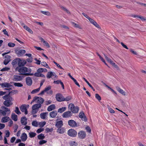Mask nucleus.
I'll return each mask as SVG.
<instances>
[{"label":"nucleus","mask_w":146,"mask_h":146,"mask_svg":"<svg viewBox=\"0 0 146 146\" xmlns=\"http://www.w3.org/2000/svg\"><path fill=\"white\" fill-rule=\"evenodd\" d=\"M44 46H46L47 48L50 47V45L46 41H44Z\"/></svg>","instance_id":"obj_61"},{"label":"nucleus","mask_w":146,"mask_h":146,"mask_svg":"<svg viewBox=\"0 0 146 146\" xmlns=\"http://www.w3.org/2000/svg\"><path fill=\"white\" fill-rule=\"evenodd\" d=\"M72 97L70 96H68L65 98L64 97V100L63 101H68L72 99Z\"/></svg>","instance_id":"obj_36"},{"label":"nucleus","mask_w":146,"mask_h":146,"mask_svg":"<svg viewBox=\"0 0 146 146\" xmlns=\"http://www.w3.org/2000/svg\"><path fill=\"white\" fill-rule=\"evenodd\" d=\"M67 133L69 136L72 137H75L77 135L76 131L74 129H70L69 130Z\"/></svg>","instance_id":"obj_3"},{"label":"nucleus","mask_w":146,"mask_h":146,"mask_svg":"<svg viewBox=\"0 0 146 146\" xmlns=\"http://www.w3.org/2000/svg\"><path fill=\"white\" fill-rule=\"evenodd\" d=\"M26 63V61L25 60H21L20 58L19 59L18 67H19L24 66Z\"/></svg>","instance_id":"obj_7"},{"label":"nucleus","mask_w":146,"mask_h":146,"mask_svg":"<svg viewBox=\"0 0 146 146\" xmlns=\"http://www.w3.org/2000/svg\"><path fill=\"white\" fill-rule=\"evenodd\" d=\"M55 74H53L52 72H48L47 74L46 77L48 78H50L52 76H54Z\"/></svg>","instance_id":"obj_25"},{"label":"nucleus","mask_w":146,"mask_h":146,"mask_svg":"<svg viewBox=\"0 0 146 146\" xmlns=\"http://www.w3.org/2000/svg\"><path fill=\"white\" fill-rule=\"evenodd\" d=\"M20 137L22 141L24 142L27 139V136L26 133H23L22 134Z\"/></svg>","instance_id":"obj_13"},{"label":"nucleus","mask_w":146,"mask_h":146,"mask_svg":"<svg viewBox=\"0 0 146 146\" xmlns=\"http://www.w3.org/2000/svg\"><path fill=\"white\" fill-rule=\"evenodd\" d=\"M1 108L3 110H5V111H6V112H7V111H9V112L10 111V110L7 107H6L5 106H1Z\"/></svg>","instance_id":"obj_46"},{"label":"nucleus","mask_w":146,"mask_h":146,"mask_svg":"<svg viewBox=\"0 0 146 146\" xmlns=\"http://www.w3.org/2000/svg\"><path fill=\"white\" fill-rule=\"evenodd\" d=\"M3 104L5 106L9 107L13 104V103L11 102H7L4 101L3 103Z\"/></svg>","instance_id":"obj_23"},{"label":"nucleus","mask_w":146,"mask_h":146,"mask_svg":"<svg viewBox=\"0 0 146 146\" xmlns=\"http://www.w3.org/2000/svg\"><path fill=\"white\" fill-rule=\"evenodd\" d=\"M19 59V58H16L12 62V64L14 66L16 65L17 63H18Z\"/></svg>","instance_id":"obj_30"},{"label":"nucleus","mask_w":146,"mask_h":146,"mask_svg":"<svg viewBox=\"0 0 146 146\" xmlns=\"http://www.w3.org/2000/svg\"><path fill=\"white\" fill-rule=\"evenodd\" d=\"M23 76L15 75L13 76V80L15 81H20L22 80Z\"/></svg>","instance_id":"obj_8"},{"label":"nucleus","mask_w":146,"mask_h":146,"mask_svg":"<svg viewBox=\"0 0 146 146\" xmlns=\"http://www.w3.org/2000/svg\"><path fill=\"white\" fill-rule=\"evenodd\" d=\"M15 111L17 114L18 115L21 114V112L20 111L19 108L17 107H15Z\"/></svg>","instance_id":"obj_45"},{"label":"nucleus","mask_w":146,"mask_h":146,"mask_svg":"<svg viewBox=\"0 0 146 146\" xmlns=\"http://www.w3.org/2000/svg\"><path fill=\"white\" fill-rule=\"evenodd\" d=\"M130 16L132 17L140 18L142 21H146V19L143 17L141 16H139L137 15H131Z\"/></svg>","instance_id":"obj_15"},{"label":"nucleus","mask_w":146,"mask_h":146,"mask_svg":"<svg viewBox=\"0 0 146 146\" xmlns=\"http://www.w3.org/2000/svg\"><path fill=\"white\" fill-rule=\"evenodd\" d=\"M79 116L80 118H81L85 122L87 121V119L83 112H80Z\"/></svg>","instance_id":"obj_11"},{"label":"nucleus","mask_w":146,"mask_h":146,"mask_svg":"<svg viewBox=\"0 0 146 146\" xmlns=\"http://www.w3.org/2000/svg\"><path fill=\"white\" fill-rule=\"evenodd\" d=\"M15 45V43H13L12 42H9L8 44V45L10 47H14Z\"/></svg>","instance_id":"obj_55"},{"label":"nucleus","mask_w":146,"mask_h":146,"mask_svg":"<svg viewBox=\"0 0 146 146\" xmlns=\"http://www.w3.org/2000/svg\"><path fill=\"white\" fill-rule=\"evenodd\" d=\"M116 89L122 95L125 96V92L123 90L121 89L119 87H116Z\"/></svg>","instance_id":"obj_21"},{"label":"nucleus","mask_w":146,"mask_h":146,"mask_svg":"<svg viewBox=\"0 0 146 146\" xmlns=\"http://www.w3.org/2000/svg\"><path fill=\"white\" fill-rule=\"evenodd\" d=\"M48 112H43L40 113V118L43 119H45L46 116V115L48 114Z\"/></svg>","instance_id":"obj_26"},{"label":"nucleus","mask_w":146,"mask_h":146,"mask_svg":"<svg viewBox=\"0 0 146 146\" xmlns=\"http://www.w3.org/2000/svg\"><path fill=\"white\" fill-rule=\"evenodd\" d=\"M47 142L46 140L42 139L39 142V143L40 145H42L46 143Z\"/></svg>","instance_id":"obj_48"},{"label":"nucleus","mask_w":146,"mask_h":146,"mask_svg":"<svg viewBox=\"0 0 146 146\" xmlns=\"http://www.w3.org/2000/svg\"><path fill=\"white\" fill-rule=\"evenodd\" d=\"M95 97L96 99H97L99 101H100L101 100V98L100 96L98 94H95Z\"/></svg>","instance_id":"obj_47"},{"label":"nucleus","mask_w":146,"mask_h":146,"mask_svg":"<svg viewBox=\"0 0 146 146\" xmlns=\"http://www.w3.org/2000/svg\"><path fill=\"white\" fill-rule=\"evenodd\" d=\"M37 137L38 139L40 140H42L45 138V136H44V134L41 133L38 135Z\"/></svg>","instance_id":"obj_33"},{"label":"nucleus","mask_w":146,"mask_h":146,"mask_svg":"<svg viewBox=\"0 0 146 146\" xmlns=\"http://www.w3.org/2000/svg\"><path fill=\"white\" fill-rule=\"evenodd\" d=\"M46 124V122L45 121L43 122H41L39 123V125L40 127H44Z\"/></svg>","instance_id":"obj_50"},{"label":"nucleus","mask_w":146,"mask_h":146,"mask_svg":"<svg viewBox=\"0 0 146 146\" xmlns=\"http://www.w3.org/2000/svg\"><path fill=\"white\" fill-rule=\"evenodd\" d=\"M4 99V100H5V101L9 102H12V101H13V99L12 97H10L9 98H3V97H2Z\"/></svg>","instance_id":"obj_29"},{"label":"nucleus","mask_w":146,"mask_h":146,"mask_svg":"<svg viewBox=\"0 0 146 146\" xmlns=\"http://www.w3.org/2000/svg\"><path fill=\"white\" fill-rule=\"evenodd\" d=\"M9 83L7 82H3L2 83L1 87L2 88H8Z\"/></svg>","instance_id":"obj_37"},{"label":"nucleus","mask_w":146,"mask_h":146,"mask_svg":"<svg viewBox=\"0 0 146 146\" xmlns=\"http://www.w3.org/2000/svg\"><path fill=\"white\" fill-rule=\"evenodd\" d=\"M14 85L15 86L18 87H22L23 86V85L20 83L13 82Z\"/></svg>","instance_id":"obj_41"},{"label":"nucleus","mask_w":146,"mask_h":146,"mask_svg":"<svg viewBox=\"0 0 146 146\" xmlns=\"http://www.w3.org/2000/svg\"><path fill=\"white\" fill-rule=\"evenodd\" d=\"M57 114V111L56 110H54L50 113V115L51 117L54 118L56 116Z\"/></svg>","instance_id":"obj_18"},{"label":"nucleus","mask_w":146,"mask_h":146,"mask_svg":"<svg viewBox=\"0 0 146 146\" xmlns=\"http://www.w3.org/2000/svg\"><path fill=\"white\" fill-rule=\"evenodd\" d=\"M18 92V91L17 90H13L10 91V93H11V95L17 93Z\"/></svg>","instance_id":"obj_56"},{"label":"nucleus","mask_w":146,"mask_h":146,"mask_svg":"<svg viewBox=\"0 0 146 146\" xmlns=\"http://www.w3.org/2000/svg\"><path fill=\"white\" fill-rule=\"evenodd\" d=\"M27 61L29 62H31L33 61L32 57H30L27 59Z\"/></svg>","instance_id":"obj_64"},{"label":"nucleus","mask_w":146,"mask_h":146,"mask_svg":"<svg viewBox=\"0 0 146 146\" xmlns=\"http://www.w3.org/2000/svg\"><path fill=\"white\" fill-rule=\"evenodd\" d=\"M15 52L19 57L21 56L25 53L26 51L24 50L16 49L15 50Z\"/></svg>","instance_id":"obj_4"},{"label":"nucleus","mask_w":146,"mask_h":146,"mask_svg":"<svg viewBox=\"0 0 146 146\" xmlns=\"http://www.w3.org/2000/svg\"><path fill=\"white\" fill-rule=\"evenodd\" d=\"M63 96L59 93L57 94L56 95V100L59 102L63 101Z\"/></svg>","instance_id":"obj_9"},{"label":"nucleus","mask_w":146,"mask_h":146,"mask_svg":"<svg viewBox=\"0 0 146 146\" xmlns=\"http://www.w3.org/2000/svg\"><path fill=\"white\" fill-rule=\"evenodd\" d=\"M26 83L29 86H31L32 83V80L30 77H28L26 78Z\"/></svg>","instance_id":"obj_12"},{"label":"nucleus","mask_w":146,"mask_h":146,"mask_svg":"<svg viewBox=\"0 0 146 146\" xmlns=\"http://www.w3.org/2000/svg\"><path fill=\"white\" fill-rule=\"evenodd\" d=\"M10 69V68H9L7 67H5V68H3L1 70V71L3 72V71H8Z\"/></svg>","instance_id":"obj_53"},{"label":"nucleus","mask_w":146,"mask_h":146,"mask_svg":"<svg viewBox=\"0 0 146 146\" xmlns=\"http://www.w3.org/2000/svg\"><path fill=\"white\" fill-rule=\"evenodd\" d=\"M40 89V87H39L38 88L34 89L33 90L32 92H31V94H34L35 93H36L38 92Z\"/></svg>","instance_id":"obj_40"},{"label":"nucleus","mask_w":146,"mask_h":146,"mask_svg":"<svg viewBox=\"0 0 146 146\" xmlns=\"http://www.w3.org/2000/svg\"><path fill=\"white\" fill-rule=\"evenodd\" d=\"M72 115V113L71 111H68L64 112L62 115V116L63 118H67L70 117Z\"/></svg>","instance_id":"obj_5"},{"label":"nucleus","mask_w":146,"mask_h":146,"mask_svg":"<svg viewBox=\"0 0 146 146\" xmlns=\"http://www.w3.org/2000/svg\"><path fill=\"white\" fill-rule=\"evenodd\" d=\"M37 100V102L39 103L38 104H40L41 105L43 103L44 101V100L41 97H38V98Z\"/></svg>","instance_id":"obj_28"},{"label":"nucleus","mask_w":146,"mask_h":146,"mask_svg":"<svg viewBox=\"0 0 146 146\" xmlns=\"http://www.w3.org/2000/svg\"><path fill=\"white\" fill-rule=\"evenodd\" d=\"M55 105L54 104H52L48 107L47 110L48 111H50L53 110H54L55 109Z\"/></svg>","instance_id":"obj_20"},{"label":"nucleus","mask_w":146,"mask_h":146,"mask_svg":"<svg viewBox=\"0 0 146 146\" xmlns=\"http://www.w3.org/2000/svg\"><path fill=\"white\" fill-rule=\"evenodd\" d=\"M92 24L98 28H100V26L95 21L93 22V23H92Z\"/></svg>","instance_id":"obj_58"},{"label":"nucleus","mask_w":146,"mask_h":146,"mask_svg":"<svg viewBox=\"0 0 146 146\" xmlns=\"http://www.w3.org/2000/svg\"><path fill=\"white\" fill-rule=\"evenodd\" d=\"M27 119L26 117H23L21 119V122L23 125H26L27 124Z\"/></svg>","instance_id":"obj_14"},{"label":"nucleus","mask_w":146,"mask_h":146,"mask_svg":"<svg viewBox=\"0 0 146 146\" xmlns=\"http://www.w3.org/2000/svg\"><path fill=\"white\" fill-rule=\"evenodd\" d=\"M32 125L35 127H37L38 126V123L36 121H34L32 122Z\"/></svg>","instance_id":"obj_52"},{"label":"nucleus","mask_w":146,"mask_h":146,"mask_svg":"<svg viewBox=\"0 0 146 146\" xmlns=\"http://www.w3.org/2000/svg\"><path fill=\"white\" fill-rule=\"evenodd\" d=\"M56 132L58 133L62 134L65 132V129L64 127H61L60 128H58L57 129Z\"/></svg>","instance_id":"obj_16"},{"label":"nucleus","mask_w":146,"mask_h":146,"mask_svg":"<svg viewBox=\"0 0 146 146\" xmlns=\"http://www.w3.org/2000/svg\"><path fill=\"white\" fill-rule=\"evenodd\" d=\"M68 125L72 127H75L77 126L76 122L73 120H70L68 121Z\"/></svg>","instance_id":"obj_10"},{"label":"nucleus","mask_w":146,"mask_h":146,"mask_svg":"<svg viewBox=\"0 0 146 146\" xmlns=\"http://www.w3.org/2000/svg\"><path fill=\"white\" fill-rule=\"evenodd\" d=\"M44 130V129L43 128H40L38 129L37 131H36V132L38 133H40L41 132L43 131Z\"/></svg>","instance_id":"obj_59"},{"label":"nucleus","mask_w":146,"mask_h":146,"mask_svg":"<svg viewBox=\"0 0 146 146\" xmlns=\"http://www.w3.org/2000/svg\"><path fill=\"white\" fill-rule=\"evenodd\" d=\"M43 69L42 68H40L38 69L37 70V72H38L41 73L43 72Z\"/></svg>","instance_id":"obj_62"},{"label":"nucleus","mask_w":146,"mask_h":146,"mask_svg":"<svg viewBox=\"0 0 146 146\" xmlns=\"http://www.w3.org/2000/svg\"><path fill=\"white\" fill-rule=\"evenodd\" d=\"M11 118L13 120L15 121H17V116L14 113H12Z\"/></svg>","instance_id":"obj_22"},{"label":"nucleus","mask_w":146,"mask_h":146,"mask_svg":"<svg viewBox=\"0 0 146 146\" xmlns=\"http://www.w3.org/2000/svg\"><path fill=\"white\" fill-rule=\"evenodd\" d=\"M53 129L52 128L49 129L48 128H46L45 129V131L46 133H47L48 132H51L53 131Z\"/></svg>","instance_id":"obj_51"},{"label":"nucleus","mask_w":146,"mask_h":146,"mask_svg":"<svg viewBox=\"0 0 146 146\" xmlns=\"http://www.w3.org/2000/svg\"><path fill=\"white\" fill-rule=\"evenodd\" d=\"M60 7L64 11H66L67 13H70V11H68L64 7L61 6H60Z\"/></svg>","instance_id":"obj_54"},{"label":"nucleus","mask_w":146,"mask_h":146,"mask_svg":"<svg viewBox=\"0 0 146 146\" xmlns=\"http://www.w3.org/2000/svg\"><path fill=\"white\" fill-rule=\"evenodd\" d=\"M5 60L6 61H9V62L11 60V56L9 55H6L5 56Z\"/></svg>","instance_id":"obj_42"},{"label":"nucleus","mask_w":146,"mask_h":146,"mask_svg":"<svg viewBox=\"0 0 146 146\" xmlns=\"http://www.w3.org/2000/svg\"><path fill=\"white\" fill-rule=\"evenodd\" d=\"M69 144L70 146H76L77 143L75 141H71L70 142Z\"/></svg>","instance_id":"obj_44"},{"label":"nucleus","mask_w":146,"mask_h":146,"mask_svg":"<svg viewBox=\"0 0 146 146\" xmlns=\"http://www.w3.org/2000/svg\"><path fill=\"white\" fill-rule=\"evenodd\" d=\"M41 105L40 104H36L33 105L32 107L33 108V110H38V109L40 108L41 106Z\"/></svg>","instance_id":"obj_19"},{"label":"nucleus","mask_w":146,"mask_h":146,"mask_svg":"<svg viewBox=\"0 0 146 146\" xmlns=\"http://www.w3.org/2000/svg\"><path fill=\"white\" fill-rule=\"evenodd\" d=\"M20 108L21 111L22 112H24V111L26 110L27 108L25 104H23L20 107Z\"/></svg>","instance_id":"obj_27"},{"label":"nucleus","mask_w":146,"mask_h":146,"mask_svg":"<svg viewBox=\"0 0 146 146\" xmlns=\"http://www.w3.org/2000/svg\"><path fill=\"white\" fill-rule=\"evenodd\" d=\"M15 70L18 71L20 73V74L25 76H33L34 75L33 73H31L32 70L30 68L24 66L20 67H17Z\"/></svg>","instance_id":"obj_1"},{"label":"nucleus","mask_w":146,"mask_h":146,"mask_svg":"<svg viewBox=\"0 0 146 146\" xmlns=\"http://www.w3.org/2000/svg\"><path fill=\"white\" fill-rule=\"evenodd\" d=\"M41 64L47 68L50 69V68L49 67L48 65L45 62H42L41 63Z\"/></svg>","instance_id":"obj_39"},{"label":"nucleus","mask_w":146,"mask_h":146,"mask_svg":"<svg viewBox=\"0 0 146 146\" xmlns=\"http://www.w3.org/2000/svg\"><path fill=\"white\" fill-rule=\"evenodd\" d=\"M71 23L74 27L78 28L80 29H81V27L78 24H77L73 22H71Z\"/></svg>","instance_id":"obj_38"},{"label":"nucleus","mask_w":146,"mask_h":146,"mask_svg":"<svg viewBox=\"0 0 146 146\" xmlns=\"http://www.w3.org/2000/svg\"><path fill=\"white\" fill-rule=\"evenodd\" d=\"M66 110V107H63L62 108H59L58 112L60 113H62L65 111Z\"/></svg>","instance_id":"obj_34"},{"label":"nucleus","mask_w":146,"mask_h":146,"mask_svg":"<svg viewBox=\"0 0 146 146\" xmlns=\"http://www.w3.org/2000/svg\"><path fill=\"white\" fill-rule=\"evenodd\" d=\"M51 88V86H48L46 87L44 90L45 92L47 91L48 90H50Z\"/></svg>","instance_id":"obj_57"},{"label":"nucleus","mask_w":146,"mask_h":146,"mask_svg":"<svg viewBox=\"0 0 146 146\" xmlns=\"http://www.w3.org/2000/svg\"><path fill=\"white\" fill-rule=\"evenodd\" d=\"M68 108L71 110V111L72 113H75L78 112L79 109L78 106L75 107L74 105L72 103L69 104Z\"/></svg>","instance_id":"obj_2"},{"label":"nucleus","mask_w":146,"mask_h":146,"mask_svg":"<svg viewBox=\"0 0 146 146\" xmlns=\"http://www.w3.org/2000/svg\"><path fill=\"white\" fill-rule=\"evenodd\" d=\"M41 12L42 14L46 15L47 16H49L51 15L50 13L48 11H41Z\"/></svg>","instance_id":"obj_43"},{"label":"nucleus","mask_w":146,"mask_h":146,"mask_svg":"<svg viewBox=\"0 0 146 146\" xmlns=\"http://www.w3.org/2000/svg\"><path fill=\"white\" fill-rule=\"evenodd\" d=\"M63 125V121L62 120H60L56 122L55 126L57 128H60Z\"/></svg>","instance_id":"obj_17"},{"label":"nucleus","mask_w":146,"mask_h":146,"mask_svg":"<svg viewBox=\"0 0 146 146\" xmlns=\"http://www.w3.org/2000/svg\"><path fill=\"white\" fill-rule=\"evenodd\" d=\"M86 134L85 132L83 131H80L78 133V137L81 139H84L85 138Z\"/></svg>","instance_id":"obj_6"},{"label":"nucleus","mask_w":146,"mask_h":146,"mask_svg":"<svg viewBox=\"0 0 146 146\" xmlns=\"http://www.w3.org/2000/svg\"><path fill=\"white\" fill-rule=\"evenodd\" d=\"M86 129L88 132L89 133L91 132V129L89 126H87L86 127Z\"/></svg>","instance_id":"obj_60"},{"label":"nucleus","mask_w":146,"mask_h":146,"mask_svg":"<svg viewBox=\"0 0 146 146\" xmlns=\"http://www.w3.org/2000/svg\"><path fill=\"white\" fill-rule=\"evenodd\" d=\"M83 79L84 80V81L86 82L87 84L93 90V91H95V89L94 88V87L92 86V85L89 83V82L86 80V79L85 78H83Z\"/></svg>","instance_id":"obj_32"},{"label":"nucleus","mask_w":146,"mask_h":146,"mask_svg":"<svg viewBox=\"0 0 146 146\" xmlns=\"http://www.w3.org/2000/svg\"><path fill=\"white\" fill-rule=\"evenodd\" d=\"M29 134V137L31 138L34 137L36 135V133L32 132H30Z\"/></svg>","instance_id":"obj_35"},{"label":"nucleus","mask_w":146,"mask_h":146,"mask_svg":"<svg viewBox=\"0 0 146 146\" xmlns=\"http://www.w3.org/2000/svg\"><path fill=\"white\" fill-rule=\"evenodd\" d=\"M9 117L7 116H4L2 117L1 120V122L2 123H6L8 121Z\"/></svg>","instance_id":"obj_24"},{"label":"nucleus","mask_w":146,"mask_h":146,"mask_svg":"<svg viewBox=\"0 0 146 146\" xmlns=\"http://www.w3.org/2000/svg\"><path fill=\"white\" fill-rule=\"evenodd\" d=\"M11 93H10V92H9V93L5 95V96H3L2 97L3 98H9L10 97H12L11 96Z\"/></svg>","instance_id":"obj_49"},{"label":"nucleus","mask_w":146,"mask_h":146,"mask_svg":"<svg viewBox=\"0 0 146 146\" xmlns=\"http://www.w3.org/2000/svg\"><path fill=\"white\" fill-rule=\"evenodd\" d=\"M23 27L25 30L28 31L31 34H33V31L27 25H24Z\"/></svg>","instance_id":"obj_31"},{"label":"nucleus","mask_w":146,"mask_h":146,"mask_svg":"<svg viewBox=\"0 0 146 146\" xmlns=\"http://www.w3.org/2000/svg\"><path fill=\"white\" fill-rule=\"evenodd\" d=\"M0 113H1L3 116H5L6 114V111H3L0 109Z\"/></svg>","instance_id":"obj_63"}]
</instances>
